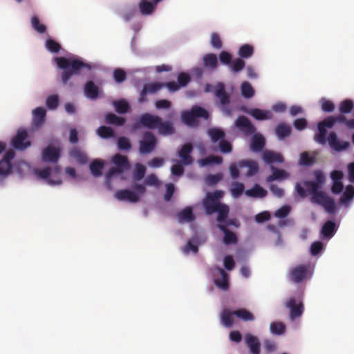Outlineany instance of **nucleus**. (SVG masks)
I'll return each instance as SVG.
<instances>
[{
	"instance_id": "obj_1",
	"label": "nucleus",
	"mask_w": 354,
	"mask_h": 354,
	"mask_svg": "<svg viewBox=\"0 0 354 354\" xmlns=\"http://www.w3.org/2000/svg\"><path fill=\"white\" fill-rule=\"evenodd\" d=\"M55 62L57 66L64 70L61 75L64 84H66L73 75H79L82 70L86 68L89 71L92 68L89 64L78 59L59 57L55 58Z\"/></svg>"
},
{
	"instance_id": "obj_2",
	"label": "nucleus",
	"mask_w": 354,
	"mask_h": 354,
	"mask_svg": "<svg viewBox=\"0 0 354 354\" xmlns=\"http://www.w3.org/2000/svg\"><path fill=\"white\" fill-rule=\"evenodd\" d=\"M139 123L149 129H158L159 133H173L174 130L170 122H163L160 117L150 113L142 115L139 119Z\"/></svg>"
},
{
	"instance_id": "obj_3",
	"label": "nucleus",
	"mask_w": 354,
	"mask_h": 354,
	"mask_svg": "<svg viewBox=\"0 0 354 354\" xmlns=\"http://www.w3.org/2000/svg\"><path fill=\"white\" fill-rule=\"evenodd\" d=\"M347 129V118L345 115H329L319 122L317 125L318 133H328V130Z\"/></svg>"
},
{
	"instance_id": "obj_4",
	"label": "nucleus",
	"mask_w": 354,
	"mask_h": 354,
	"mask_svg": "<svg viewBox=\"0 0 354 354\" xmlns=\"http://www.w3.org/2000/svg\"><path fill=\"white\" fill-rule=\"evenodd\" d=\"M198 118L207 120L209 113L206 109L198 106H194L189 111H184L181 114L183 122L189 127L197 126Z\"/></svg>"
},
{
	"instance_id": "obj_5",
	"label": "nucleus",
	"mask_w": 354,
	"mask_h": 354,
	"mask_svg": "<svg viewBox=\"0 0 354 354\" xmlns=\"http://www.w3.org/2000/svg\"><path fill=\"white\" fill-rule=\"evenodd\" d=\"M337 134H315V140L319 144L325 145L328 143L329 146L335 151H339L346 149L350 143L347 141H341L337 137Z\"/></svg>"
},
{
	"instance_id": "obj_6",
	"label": "nucleus",
	"mask_w": 354,
	"mask_h": 354,
	"mask_svg": "<svg viewBox=\"0 0 354 354\" xmlns=\"http://www.w3.org/2000/svg\"><path fill=\"white\" fill-rule=\"evenodd\" d=\"M223 196V192L216 190L213 192H207L203 201V205L207 215H211L216 212V209L221 205L219 199Z\"/></svg>"
},
{
	"instance_id": "obj_7",
	"label": "nucleus",
	"mask_w": 354,
	"mask_h": 354,
	"mask_svg": "<svg viewBox=\"0 0 354 354\" xmlns=\"http://www.w3.org/2000/svg\"><path fill=\"white\" fill-rule=\"evenodd\" d=\"M214 95L220 101V109L222 112L230 116L232 113V109L230 107V97L225 91V85L219 82L214 88Z\"/></svg>"
},
{
	"instance_id": "obj_8",
	"label": "nucleus",
	"mask_w": 354,
	"mask_h": 354,
	"mask_svg": "<svg viewBox=\"0 0 354 354\" xmlns=\"http://www.w3.org/2000/svg\"><path fill=\"white\" fill-rule=\"evenodd\" d=\"M113 163L115 167H113L106 174V178L109 179L115 174H122L129 168V163L126 156L120 153L115 154L112 158Z\"/></svg>"
},
{
	"instance_id": "obj_9",
	"label": "nucleus",
	"mask_w": 354,
	"mask_h": 354,
	"mask_svg": "<svg viewBox=\"0 0 354 354\" xmlns=\"http://www.w3.org/2000/svg\"><path fill=\"white\" fill-rule=\"evenodd\" d=\"M311 202L323 206L329 213H333L335 210V201L322 191L318 190L313 194Z\"/></svg>"
},
{
	"instance_id": "obj_10",
	"label": "nucleus",
	"mask_w": 354,
	"mask_h": 354,
	"mask_svg": "<svg viewBox=\"0 0 354 354\" xmlns=\"http://www.w3.org/2000/svg\"><path fill=\"white\" fill-rule=\"evenodd\" d=\"M308 270L309 266L306 264H301L292 268L289 272L290 279L296 283H301L306 279Z\"/></svg>"
},
{
	"instance_id": "obj_11",
	"label": "nucleus",
	"mask_w": 354,
	"mask_h": 354,
	"mask_svg": "<svg viewBox=\"0 0 354 354\" xmlns=\"http://www.w3.org/2000/svg\"><path fill=\"white\" fill-rule=\"evenodd\" d=\"M46 111L44 107L39 106L32 111V128L37 130L46 121Z\"/></svg>"
},
{
	"instance_id": "obj_12",
	"label": "nucleus",
	"mask_w": 354,
	"mask_h": 354,
	"mask_svg": "<svg viewBox=\"0 0 354 354\" xmlns=\"http://www.w3.org/2000/svg\"><path fill=\"white\" fill-rule=\"evenodd\" d=\"M286 308L290 309V317L294 320L301 316L304 312V305L301 301L297 302L294 297L290 298L286 303Z\"/></svg>"
},
{
	"instance_id": "obj_13",
	"label": "nucleus",
	"mask_w": 354,
	"mask_h": 354,
	"mask_svg": "<svg viewBox=\"0 0 354 354\" xmlns=\"http://www.w3.org/2000/svg\"><path fill=\"white\" fill-rule=\"evenodd\" d=\"M115 198L120 201H128L131 203H136L140 201V196L134 191L124 189L118 190L115 194Z\"/></svg>"
},
{
	"instance_id": "obj_14",
	"label": "nucleus",
	"mask_w": 354,
	"mask_h": 354,
	"mask_svg": "<svg viewBox=\"0 0 354 354\" xmlns=\"http://www.w3.org/2000/svg\"><path fill=\"white\" fill-rule=\"evenodd\" d=\"M60 157L59 149L53 146H48L41 153L42 160L45 162L57 163Z\"/></svg>"
},
{
	"instance_id": "obj_15",
	"label": "nucleus",
	"mask_w": 354,
	"mask_h": 354,
	"mask_svg": "<svg viewBox=\"0 0 354 354\" xmlns=\"http://www.w3.org/2000/svg\"><path fill=\"white\" fill-rule=\"evenodd\" d=\"M15 153L13 150L8 151L0 161V175L9 174L12 171L11 161L14 158Z\"/></svg>"
},
{
	"instance_id": "obj_16",
	"label": "nucleus",
	"mask_w": 354,
	"mask_h": 354,
	"mask_svg": "<svg viewBox=\"0 0 354 354\" xmlns=\"http://www.w3.org/2000/svg\"><path fill=\"white\" fill-rule=\"evenodd\" d=\"M156 138L154 134H145L143 140L140 142V151L141 153L151 152L156 145Z\"/></svg>"
},
{
	"instance_id": "obj_17",
	"label": "nucleus",
	"mask_w": 354,
	"mask_h": 354,
	"mask_svg": "<svg viewBox=\"0 0 354 354\" xmlns=\"http://www.w3.org/2000/svg\"><path fill=\"white\" fill-rule=\"evenodd\" d=\"M162 0H140L138 9L141 15L148 16L153 13L157 4Z\"/></svg>"
},
{
	"instance_id": "obj_18",
	"label": "nucleus",
	"mask_w": 354,
	"mask_h": 354,
	"mask_svg": "<svg viewBox=\"0 0 354 354\" xmlns=\"http://www.w3.org/2000/svg\"><path fill=\"white\" fill-rule=\"evenodd\" d=\"M164 87V84L160 82H151L145 84L140 94V102H145L148 93L153 94Z\"/></svg>"
},
{
	"instance_id": "obj_19",
	"label": "nucleus",
	"mask_w": 354,
	"mask_h": 354,
	"mask_svg": "<svg viewBox=\"0 0 354 354\" xmlns=\"http://www.w3.org/2000/svg\"><path fill=\"white\" fill-rule=\"evenodd\" d=\"M193 151V146L191 143H186L183 145L178 152V157L181 159V162L184 165H191L194 160L191 156Z\"/></svg>"
},
{
	"instance_id": "obj_20",
	"label": "nucleus",
	"mask_w": 354,
	"mask_h": 354,
	"mask_svg": "<svg viewBox=\"0 0 354 354\" xmlns=\"http://www.w3.org/2000/svg\"><path fill=\"white\" fill-rule=\"evenodd\" d=\"M28 134H16L12 140V145L18 151H24L30 146L31 142L28 139Z\"/></svg>"
},
{
	"instance_id": "obj_21",
	"label": "nucleus",
	"mask_w": 354,
	"mask_h": 354,
	"mask_svg": "<svg viewBox=\"0 0 354 354\" xmlns=\"http://www.w3.org/2000/svg\"><path fill=\"white\" fill-rule=\"evenodd\" d=\"M217 227L224 234L223 241L225 245H228L237 243L238 238L236 234L234 232H231L228 227H227V225L223 224H218Z\"/></svg>"
},
{
	"instance_id": "obj_22",
	"label": "nucleus",
	"mask_w": 354,
	"mask_h": 354,
	"mask_svg": "<svg viewBox=\"0 0 354 354\" xmlns=\"http://www.w3.org/2000/svg\"><path fill=\"white\" fill-rule=\"evenodd\" d=\"M245 342L252 354H260L261 344L256 336L251 334H246L245 336Z\"/></svg>"
},
{
	"instance_id": "obj_23",
	"label": "nucleus",
	"mask_w": 354,
	"mask_h": 354,
	"mask_svg": "<svg viewBox=\"0 0 354 354\" xmlns=\"http://www.w3.org/2000/svg\"><path fill=\"white\" fill-rule=\"evenodd\" d=\"M215 269L221 276V280L218 279H214L215 285L222 290H227L229 288V275L227 273L219 266H216Z\"/></svg>"
},
{
	"instance_id": "obj_24",
	"label": "nucleus",
	"mask_w": 354,
	"mask_h": 354,
	"mask_svg": "<svg viewBox=\"0 0 354 354\" xmlns=\"http://www.w3.org/2000/svg\"><path fill=\"white\" fill-rule=\"evenodd\" d=\"M263 160L267 164L282 163L284 161L283 156L272 151H265L263 153Z\"/></svg>"
},
{
	"instance_id": "obj_25",
	"label": "nucleus",
	"mask_w": 354,
	"mask_h": 354,
	"mask_svg": "<svg viewBox=\"0 0 354 354\" xmlns=\"http://www.w3.org/2000/svg\"><path fill=\"white\" fill-rule=\"evenodd\" d=\"M238 165L240 168L248 167L246 173L247 176H252L259 171V165L254 160H242L238 162Z\"/></svg>"
},
{
	"instance_id": "obj_26",
	"label": "nucleus",
	"mask_w": 354,
	"mask_h": 354,
	"mask_svg": "<svg viewBox=\"0 0 354 354\" xmlns=\"http://www.w3.org/2000/svg\"><path fill=\"white\" fill-rule=\"evenodd\" d=\"M235 124L237 128L245 130L247 133H255V128L251 123L250 120L245 116H239Z\"/></svg>"
},
{
	"instance_id": "obj_27",
	"label": "nucleus",
	"mask_w": 354,
	"mask_h": 354,
	"mask_svg": "<svg viewBox=\"0 0 354 354\" xmlns=\"http://www.w3.org/2000/svg\"><path fill=\"white\" fill-rule=\"evenodd\" d=\"M318 153L313 151L309 153L307 151L302 152L300 154L299 163L303 166H311L317 161Z\"/></svg>"
},
{
	"instance_id": "obj_28",
	"label": "nucleus",
	"mask_w": 354,
	"mask_h": 354,
	"mask_svg": "<svg viewBox=\"0 0 354 354\" xmlns=\"http://www.w3.org/2000/svg\"><path fill=\"white\" fill-rule=\"evenodd\" d=\"M85 95L90 99L95 100L99 96V88L95 83L90 80L88 81L84 88Z\"/></svg>"
},
{
	"instance_id": "obj_29",
	"label": "nucleus",
	"mask_w": 354,
	"mask_h": 354,
	"mask_svg": "<svg viewBox=\"0 0 354 354\" xmlns=\"http://www.w3.org/2000/svg\"><path fill=\"white\" fill-rule=\"evenodd\" d=\"M178 219L180 223H191L195 220V216L193 214L191 207H186L178 213Z\"/></svg>"
},
{
	"instance_id": "obj_30",
	"label": "nucleus",
	"mask_w": 354,
	"mask_h": 354,
	"mask_svg": "<svg viewBox=\"0 0 354 354\" xmlns=\"http://www.w3.org/2000/svg\"><path fill=\"white\" fill-rule=\"evenodd\" d=\"M265 143V138L262 134H254L250 148L253 151H260L263 149Z\"/></svg>"
},
{
	"instance_id": "obj_31",
	"label": "nucleus",
	"mask_w": 354,
	"mask_h": 354,
	"mask_svg": "<svg viewBox=\"0 0 354 354\" xmlns=\"http://www.w3.org/2000/svg\"><path fill=\"white\" fill-rule=\"evenodd\" d=\"M245 194L249 197L263 198L267 195V191L259 185L256 184L251 189L245 192Z\"/></svg>"
},
{
	"instance_id": "obj_32",
	"label": "nucleus",
	"mask_w": 354,
	"mask_h": 354,
	"mask_svg": "<svg viewBox=\"0 0 354 354\" xmlns=\"http://www.w3.org/2000/svg\"><path fill=\"white\" fill-rule=\"evenodd\" d=\"M233 311L224 309L221 314V320L223 325L227 328H231L234 325Z\"/></svg>"
},
{
	"instance_id": "obj_33",
	"label": "nucleus",
	"mask_w": 354,
	"mask_h": 354,
	"mask_svg": "<svg viewBox=\"0 0 354 354\" xmlns=\"http://www.w3.org/2000/svg\"><path fill=\"white\" fill-rule=\"evenodd\" d=\"M272 174L267 177L268 182H272L276 180H282L288 177V174L283 169H277L271 166Z\"/></svg>"
},
{
	"instance_id": "obj_34",
	"label": "nucleus",
	"mask_w": 354,
	"mask_h": 354,
	"mask_svg": "<svg viewBox=\"0 0 354 354\" xmlns=\"http://www.w3.org/2000/svg\"><path fill=\"white\" fill-rule=\"evenodd\" d=\"M335 223L333 221H328L322 226L321 233L324 237L331 238L335 234Z\"/></svg>"
},
{
	"instance_id": "obj_35",
	"label": "nucleus",
	"mask_w": 354,
	"mask_h": 354,
	"mask_svg": "<svg viewBox=\"0 0 354 354\" xmlns=\"http://www.w3.org/2000/svg\"><path fill=\"white\" fill-rule=\"evenodd\" d=\"M203 65L205 68L215 69L218 66V59L215 54L207 53L203 57Z\"/></svg>"
},
{
	"instance_id": "obj_36",
	"label": "nucleus",
	"mask_w": 354,
	"mask_h": 354,
	"mask_svg": "<svg viewBox=\"0 0 354 354\" xmlns=\"http://www.w3.org/2000/svg\"><path fill=\"white\" fill-rule=\"evenodd\" d=\"M216 212H218L216 221L219 223L218 224H223L228 217L230 209L226 204L222 203Z\"/></svg>"
},
{
	"instance_id": "obj_37",
	"label": "nucleus",
	"mask_w": 354,
	"mask_h": 354,
	"mask_svg": "<svg viewBox=\"0 0 354 354\" xmlns=\"http://www.w3.org/2000/svg\"><path fill=\"white\" fill-rule=\"evenodd\" d=\"M233 314L244 322L253 321L254 319L253 314L245 308L234 310Z\"/></svg>"
},
{
	"instance_id": "obj_38",
	"label": "nucleus",
	"mask_w": 354,
	"mask_h": 354,
	"mask_svg": "<svg viewBox=\"0 0 354 354\" xmlns=\"http://www.w3.org/2000/svg\"><path fill=\"white\" fill-rule=\"evenodd\" d=\"M104 162L102 160H95L90 165V170L93 176L99 177L102 175V171L104 167Z\"/></svg>"
},
{
	"instance_id": "obj_39",
	"label": "nucleus",
	"mask_w": 354,
	"mask_h": 354,
	"mask_svg": "<svg viewBox=\"0 0 354 354\" xmlns=\"http://www.w3.org/2000/svg\"><path fill=\"white\" fill-rule=\"evenodd\" d=\"M238 54L242 59H248L254 54V48L250 44H243L239 48Z\"/></svg>"
},
{
	"instance_id": "obj_40",
	"label": "nucleus",
	"mask_w": 354,
	"mask_h": 354,
	"mask_svg": "<svg viewBox=\"0 0 354 354\" xmlns=\"http://www.w3.org/2000/svg\"><path fill=\"white\" fill-rule=\"evenodd\" d=\"M105 120L106 123L117 126H122L125 123L124 118L112 113L106 114Z\"/></svg>"
},
{
	"instance_id": "obj_41",
	"label": "nucleus",
	"mask_w": 354,
	"mask_h": 354,
	"mask_svg": "<svg viewBox=\"0 0 354 354\" xmlns=\"http://www.w3.org/2000/svg\"><path fill=\"white\" fill-rule=\"evenodd\" d=\"M353 102L351 100L346 99L340 102L339 105V111L340 115L347 114L352 111L353 109Z\"/></svg>"
},
{
	"instance_id": "obj_42",
	"label": "nucleus",
	"mask_w": 354,
	"mask_h": 354,
	"mask_svg": "<svg viewBox=\"0 0 354 354\" xmlns=\"http://www.w3.org/2000/svg\"><path fill=\"white\" fill-rule=\"evenodd\" d=\"M250 115L257 120H263L269 118L270 112L268 111H263L259 109H253L247 111Z\"/></svg>"
},
{
	"instance_id": "obj_43",
	"label": "nucleus",
	"mask_w": 354,
	"mask_h": 354,
	"mask_svg": "<svg viewBox=\"0 0 354 354\" xmlns=\"http://www.w3.org/2000/svg\"><path fill=\"white\" fill-rule=\"evenodd\" d=\"M241 95L245 98H251L254 95V90L252 85L248 82H243L241 86Z\"/></svg>"
},
{
	"instance_id": "obj_44",
	"label": "nucleus",
	"mask_w": 354,
	"mask_h": 354,
	"mask_svg": "<svg viewBox=\"0 0 354 354\" xmlns=\"http://www.w3.org/2000/svg\"><path fill=\"white\" fill-rule=\"evenodd\" d=\"M222 162L223 158L217 156H209L199 160V163L201 166H207L211 164L220 165Z\"/></svg>"
},
{
	"instance_id": "obj_45",
	"label": "nucleus",
	"mask_w": 354,
	"mask_h": 354,
	"mask_svg": "<svg viewBox=\"0 0 354 354\" xmlns=\"http://www.w3.org/2000/svg\"><path fill=\"white\" fill-rule=\"evenodd\" d=\"M30 23L32 28L38 33L44 34L46 32V26L40 23L39 19L37 16L34 15L32 17Z\"/></svg>"
},
{
	"instance_id": "obj_46",
	"label": "nucleus",
	"mask_w": 354,
	"mask_h": 354,
	"mask_svg": "<svg viewBox=\"0 0 354 354\" xmlns=\"http://www.w3.org/2000/svg\"><path fill=\"white\" fill-rule=\"evenodd\" d=\"M71 155L75 158L80 164L84 165L87 162L86 155L77 149H73L71 152Z\"/></svg>"
},
{
	"instance_id": "obj_47",
	"label": "nucleus",
	"mask_w": 354,
	"mask_h": 354,
	"mask_svg": "<svg viewBox=\"0 0 354 354\" xmlns=\"http://www.w3.org/2000/svg\"><path fill=\"white\" fill-rule=\"evenodd\" d=\"M244 185L242 183L236 182L232 183L231 194L234 198H239L244 192Z\"/></svg>"
},
{
	"instance_id": "obj_48",
	"label": "nucleus",
	"mask_w": 354,
	"mask_h": 354,
	"mask_svg": "<svg viewBox=\"0 0 354 354\" xmlns=\"http://www.w3.org/2000/svg\"><path fill=\"white\" fill-rule=\"evenodd\" d=\"M270 331L274 335H282L286 330L285 325L281 322H272L270 324Z\"/></svg>"
},
{
	"instance_id": "obj_49",
	"label": "nucleus",
	"mask_w": 354,
	"mask_h": 354,
	"mask_svg": "<svg viewBox=\"0 0 354 354\" xmlns=\"http://www.w3.org/2000/svg\"><path fill=\"white\" fill-rule=\"evenodd\" d=\"M354 196V187L352 185H348L346 187L345 192L340 198L342 203H346L353 198Z\"/></svg>"
},
{
	"instance_id": "obj_50",
	"label": "nucleus",
	"mask_w": 354,
	"mask_h": 354,
	"mask_svg": "<svg viewBox=\"0 0 354 354\" xmlns=\"http://www.w3.org/2000/svg\"><path fill=\"white\" fill-rule=\"evenodd\" d=\"M245 66V61L239 57L235 59L233 62L232 63V65L230 66L232 71L234 73H239L241 71Z\"/></svg>"
},
{
	"instance_id": "obj_51",
	"label": "nucleus",
	"mask_w": 354,
	"mask_h": 354,
	"mask_svg": "<svg viewBox=\"0 0 354 354\" xmlns=\"http://www.w3.org/2000/svg\"><path fill=\"white\" fill-rule=\"evenodd\" d=\"M115 109L118 113H125L128 111L129 106L124 100L115 101L113 103Z\"/></svg>"
},
{
	"instance_id": "obj_52",
	"label": "nucleus",
	"mask_w": 354,
	"mask_h": 354,
	"mask_svg": "<svg viewBox=\"0 0 354 354\" xmlns=\"http://www.w3.org/2000/svg\"><path fill=\"white\" fill-rule=\"evenodd\" d=\"M46 106L50 110H55L59 105V97L57 95H51L46 98Z\"/></svg>"
},
{
	"instance_id": "obj_53",
	"label": "nucleus",
	"mask_w": 354,
	"mask_h": 354,
	"mask_svg": "<svg viewBox=\"0 0 354 354\" xmlns=\"http://www.w3.org/2000/svg\"><path fill=\"white\" fill-rule=\"evenodd\" d=\"M146 168L144 165L140 163H138L136 165V171L133 174V178L136 180H142L145 174Z\"/></svg>"
},
{
	"instance_id": "obj_54",
	"label": "nucleus",
	"mask_w": 354,
	"mask_h": 354,
	"mask_svg": "<svg viewBox=\"0 0 354 354\" xmlns=\"http://www.w3.org/2000/svg\"><path fill=\"white\" fill-rule=\"evenodd\" d=\"M293 126L297 131H302L307 127L308 121L304 118H297L293 121Z\"/></svg>"
},
{
	"instance_id": "obj_55",
	"label": "nucleus",
	"mask_w": 354,
	"mask_h": 354,
	"mask_svg": "<svg viewBox=\"0 0 354 354\" xmlns=\"http://www.w3.org/2000/svg\"><path fill=\"white\" fill-rule=\"evenodd\" d=\"M303 185L307 189V190L311 195L317 192L320 188L319 186L318 185V183L311 180H304L303 182Z\"/></svg>"
},
{
	"instance_id": "obj_56",
	"label": "nucleus",
	"mask_w": 354,
	"mask_h": 354,
	"mask_svg": "<svg viewBox=\"0 0 354 354\" xmlns=\"http://www.w3.org/2000/svg\"><path fill=\"white\" fill-rule=\"evenodd\" d=\"M46 47L51 53H58L61 48V46L53 39H48L46 41Z\"/></svg>"
},
{
	"instance_id": "obj_57",
	"label": "nucleus",
	"mask_w": 354,
	"mask_h": 354,
	"mask_svg": "<svg viewBox=\"0 0 354 354\" xmlns=\"http://www.w3.org/2000/svg\"><path fill=\"white\" fill-rule=\"evenodd\" d=\"M322 110L326 113H332L335 109V105L330 100L322 99L321 101Z\"/></svg>"
},
{
	"instance_id": "obj_58",
	"label": "nucleus",
	"mask_w": 354,
	"mask_h": 354,
	"mask_svg": "<svg viewBox=\"0 0 354 354\" xmlns=\"http://www.w3.org/2000/svg\"><path fill=\"white\" fill-rule=\"evenodd\" d=\"M34 172L39 178L48 180L50 176L51 169L49 167H44L43 169H35Z\"/></svg>"
},
{
	"instance_id": "obj_59",
	"label": "nucleus",
	"mask_w": 354,
	"mask_h": 354,
	"mask_svg": "<svg viewBox=\"0 0 354 354\" xmlns=\"http://www.w3.org/2000/svg\"><path fill=\"white\" fill-rule=\"evenodd\" d=\"M113 77L116 82L121 83L127 78L126 72L121 68H117L113 71Z\"/></svg>"
},
{
	"instance_id": "obj_60",
	"label": "nucleus",
	"mask_w": 354,
	"mask_h": 354,
	"mask_svg": "<svg viewBox=\"0 0 354 354\" xmlns=\"http://www.w3.org/2000/svg\"><path fill=\"white\" fill-rule=\"evenodd\" d=\"M290 212V207L288 205H283L274 212V216L279 218H286Z\"/></svg>"
},
{
	"instance_id": "obj_61",
	"label": "nucleus",
	"mask_w": 354,
	"mask_h": 354,
	"mask_svg": "<svg viewBox=\"0 0 354 354\" xmlns=\"http://www.w3.org/2000/svg\"><path fill=\"white\" fill-rule=\"evenodd\" d=\"M223 179V174L218 173L216 174L208 175L206 178L207 183L210 185H214Z\"/></svg>"
},
{
	"instance_id": "obj_62",
	"label": "nucleus",
	"mask_w": 354,
	"mask_h": 354,
	"mask_svg": "<svg viewBox=\"0 0 354 354\" xmlns=\"http://www.w3.org/2000/svg\"><path fill=\"white\" fill-rule=\"evenodd\" d=\"M274 133H292V127L286 122H280L277 125Z\"/></svg>"
},
{
	"instance_id": "obj_63",
	"label": "nucleus",
	"mask_w": 354,
	"mask_h": 354,
	"mask_svg": "<svg viewBox=\"0 0 354 354\" xmlns=\"http://www.w3.org/2000/svg\"><path fill=\"white\" fill-rule=\"evenodd\" d=\"M218 146L221 151L223 153H230L232 150L231 143L227 140H225V138L219 142Z\"/></svg>"
},
{
	"instance_id": "obj_64",
	"label": "nucleus",
	"mask_w": 354,
	"mask_h": 354,
	"mask_svg": "<svg viewBox=\"0 0 354 354\" xmlns=\"http://www.w3.org/2000/svg\"><path fill=\"white\" fill-rule=\"evenodd\" d=\"M223 265L226 270H232L235 267V261L232 255H227L223 259Z\"/></svg>"
}]
</instances>
